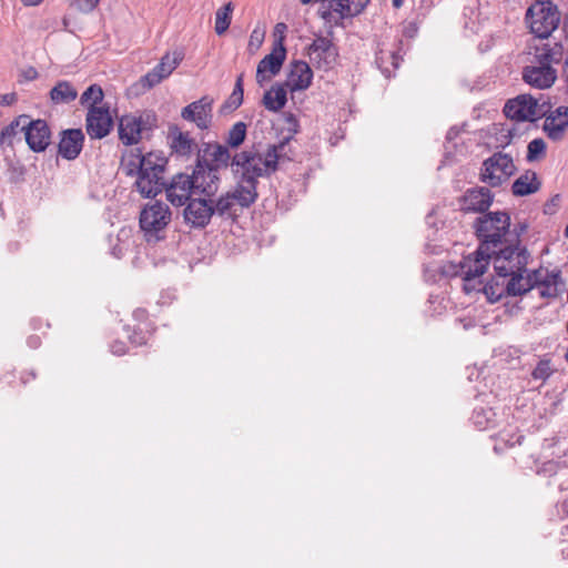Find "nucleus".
Wrapping results in <instances>:
<instances>
[{"label":"nucleus","instance_id":"f257e3e1","mask_svg":"<svg viewBox=\"0 0 568 568\" xmlns=\"http://www.w3.org/2000/svg\"><path fill=\"white\" fill-rule=\"evenodd\" d=\"M475 235L479 240L478 248L464 256L455 274L464 281V291L469 294L476 290V277L484 275L491 256L501 245L511 241L510 215L506 211L485 212L473 223Z\"/></svg>","mask_w":568,"mask_h":568},{"label":"nucleus","instance_id":"f03ea898","mask_svg":"<svg viewBox=\"0 0 568 568\" xmlns=\"http://www.w3.org/2000/svg\"><path fill=\"white\" fill-rule=\"evenodd\" d=\"M562 57L564 47L560 42L536 47L530 63L523 69L524 82L539 90L551 88L557 80V70L554 65L560 63Z\"/></svg>","mask_w":568,"mask_h":568},{"label":"nucleus","instance_id":"7ed1b4c3","mask_svg":"<svg viewBox=\"0 0 568 568\" xmlns=\"http://www.w3.org/2000/svg\"><path fill=\"white\" fill-rule=\"evenodd\" d=\"M292 160L285 151V142L271 144L264 153L255 150H245L236 153L232 159V168L241 175L253 181L258 178L268 176L277 170L281 161Z\"/></svg>","mask_w":568,"mask_h":568},{"label":"nucleus","instance_id":"20e7f679","mask_svg":"<svg viewBox=\"0 0 568 568\" xmlns=\"http://www.w3.org/2000/svg\"><path fill=\"white\" fill-rule=\"evenodd\" d=\"M560 20V11L551 0H535L525 13L530 33L539 39H548L559 27Z\"/></svg>","mask_w":568,"mask_h":568},{"label":"nucleus","instance_id":"39448f33","mask_svg":"<svg viewBox=\"0 0 568 568\" xmlns=\"http://www.w3.org/2000/svg\"><path fill=\"white\" fill-rule=\"evenodd\" d=\"M135 168L139 169L135 186L142 196L154 197L163 191L165 186L164 162L161 158L148 153L136 162Z\"/></svg>","mask_w":568,"mask_h":568},{"label":"nucleus","instance_id":"423d86ee","mask_svg":"<svg viewBox=\"0 0 568 568\" xmlns=\"http://www.w3.org/2000/svg\"><path fill=\"white\" fill-rule=\"evenodd\" d=\"M172 212L161 201L148 203L140 213V227L148 243H158L165 239V230L171 222Z\"/></svg>","mask_w":568,"mask_h":568},{"label":"nucleus","instance_id":"0eeeda50","mask_svg":"<svg viewBox=\"0 0 568 568\" xmlns=\"http://www.w3.org/2000/svg\"><path fill=\"white\" fill-rule=\"evenodd\" d=\"M491 258H494L496 274L507 278L511 273L527 271L529 253L525 247H520V240L516 234L511 241L497 248Z\"/></svg>","mask_w":568,"mask_h":568},{"label":"nucleus","instance_id":"6e6552de","mask_svg":"<svg viewBox=\"0 0 568 568\" xmlns=\"http://www.w3.org/2000/svg\"><path fill=\"white\" fill-rule=\"evenodd\" d=\"M516 172L511 155L496 152L483 163L480 180L491 187L500 186Z\"/></svg>","mask_w":568,"mask_h":568},{"label":"nucleus","instance_id":"1a4fd4ad","mask_svg":"<svg viewBox=\"0 0 568 568\" xmlns=\"http://www.w3.org/2000/svg\"><path fill=\"white\" fill-rule=\"evenodd\" d=\"M548 109H550L548 103H539V101L530 94H519L506 102L504 113L511 120L532 122L539 116L545 115Z\"/></svg>","mask_w":568,"mask_h":568},{"label":"nucleus","instance_id":"9d476101","mask_svg":"<svg viewBox=\"0 0 568 568\" xmlns=\"http://www.w3.org/2000/svg\"><path fill=\"white\" fill-rule=\"evenodd\" d=\"M156 125V116L144 113L139 116L133 114L122 115L119 120V139L125 145L136 144L144 132L151 131Z\"/></svg>","mask_w":568,"mask_h":568},{"label":"nucleus","instance_id":"9b49d317","mask_svg":"<svg viewBox=\"0 0 568 568\" xmlns=\"http://www.w3.org/2000/svg\"><path fill=\"white\" fill-rule=\"evenodd\" d=\"M232 159L229 148L220 143H205L197 150L195 166L206 170L207 172L220 175L221 170L232 166Z\"/></svg>","mask_w":568,"mask_h":568},{"label":"nucleus","instance_id":"f8f14e48","mask_svg":"<svg viewBox=\"0 0 568 568\" xmlns=\"http://www.w3.org/2000/svg\"><path fill=\"white\" fill-rule=\"evenodd\" d=\"M532 288L539 290L542 298H556L565 291V283L559 270L549 271L540 267L532 271Z\"/></svg>","mask_w":568,"mask_h":568},{"label":"nucleus","instance_id":"ddd939ff","mask_svg":"<svg viewBox=\"0 0 568 568\" xmlns=\"http://www.w3.org/2000/svg\"><path fill=\"white\" fill-rule=\"evenodd\" d=\"M184 220L194 229H204L214 215L213 199L193 197L186 203Z\"/></svg>","mask_w":568,"mask_h":568},{"label":"nucleus","instance_id":"4468645a","mask_svg":"<svg viewBox=\"0 0 568 568\" xmlns=\"http://www.w3.org/2000/svg\"><path fill=\"white\" fill-rule=\"evenodd\" d=\"M308 55L316 68L328 70L335 64L338 50L327 37H316L308 47Z\"/></svg>","mask_w":568,"mask_h":568},{"label":"nucleus","instance_id":"2eb2a0df","mask_svg":"<svg viewBox=\"0 0 568 568\" xmlns=\"http://www.w3.org/2000/svg\"><path fill=\"white\" fill-rule=\"evenodd\" d=\"M193 183L192 174H175L171 182L164 186L168 201L175 206L186 204L194 197Z\"/></svg>","mask_w":568,"mask_h":568},{"label":"nucleus","instance_id":"dca6fc26","mask_svg":"<svg viewBox=\"0 0 568 568\" xmlns=\"http://www.w3.org/2000/svg\"><path fill=\"white\" fill-rule=\"evenodd\" d=\"M494 200L489 189L477 186L468 189L458 200L460 211L464 213L476 212L484 214L488 211Z\"/></svg>","mask_w":568,"mask_h":568},{"label":"nucleus","instance_id":"f3484780","mask_svg":"<svg viewBox=\"0 0 568 568\" xmlns=\"http://www.w3.org/2000/svg\"><path fill=\"white\" fill-rule=\"evenodd\" d=\"M113 128V120L108 108L91 106L87 114V133L91 139L105 138Z\"/></svg>","mask_w":568,"mask_h":568},{"label":"nucleus","instance_id":"a211bd4d","mask_svg":"<svg viewBox=\"0 0 568 568\" xmlns=\"http://www.w3.org/2000/svg\"><path fill=\"white\" fill-rule=\"evenodd\" d=\"M213 99L204 95L182 109L181 116L194 122L201 130L207 129L212 123Z\"/></svg>","mask_w":568,"mask_h":568},{"label":"nucleus","instance_id":"6ab92c4d","mask_svg":"<svg viewBox=\"0 0 568 568\" xmlns=\"http://www.w3.org/2000/svg\"><path fill=\"white\" fill-rule=\"evenodd\" d=\"M24 140L33 152H43L50 144L51 131L44 120H31L28 115Z\"/></svg>","mask_w":568,"mask_h":568},{"label":"nucleus","instance_id":"aec40b11","mask_svg":"<svg viewBox=\"0 0 568 568\" xmlns=\"http://www.w3.org/2000/svg\"><path fill=\"white\" fill-rule=\"evenodd\" d=\"M181 61L182 54L180 52L164 54L160 63L142 77L141 84L146 89L153 88L168 78L178 68Z\"/></svg>","mask_w":568,"mask_h":568},{"label":"nucleus","instance_id":"412c9836","mask_svg":"<svg viewBox=\"0 0 568 568\" xmlns=\"http://www.w3.org/2000/svg\"><path fill=\"white\" fill-rule=\"evenodd\" d=\"M542 130L551 141L558 142L565 138L568 129V106L560 105L554 111L546 112Z\"/></svg>","mask_w":568,"mask_h":568},{"label":"nucleus","instance_id":"4be33fe9","mask_svg":"<svg viewBox=\"0 0 568 568\" xmlns=\"http://www.w3.org/2000/svg\"><path fill=\"white\" fill-rule=\"evenodd\" d=\"M193 189L195 197L213 199L221 183V176L195 166L192 172Z\"/></svg>","mask_w":568,"mask_h":568},{"label":"nucleus","instance_id":"5701e85b","mask_svg":"<svg viewBox=\"0 0 568 568\" xmlns=\"http://www.w3.org/2000/svg\"><path fill=\"white\" fill-rule=\"evenodd\" d=\"M84 134L81 129H67L60 133L58 154L69 161L75 160L82 151Z\"/></svg>","mask_w":568,"mask_h":568},{"label":"nucleus","instance_id":"b1692460","mask_svg":"<svg viewBox=\"0 0 568 568\" xmlns=\"http://www.w3.org/2000/svg\"><path fill=\"white\" fill-rule=\"evenodd\" d=\"M285 57L286 50L283 44L274 48L270 54H266L257 64V83L262 84L264 81H268L272 77L276 75L281 71Z\"/></svg>","mask_w":568,"mask_h":568},{"label":"nucleus","instance_id":"393cba45","mask_svg":"<svg viewBox=\"0 0 568 568\" xmlns=\"http://www.w3.org/2000/svg\"><path fill=\"white\" fill-rule=\"evenodd\" d=\"M313 71L307 62L302 60L293 61L290 65V72L285 85L292 92L306 90L312 84Z\"/></svg>","mask_w":568,"mask_h":568},{"label":"nucleus","instance_id":"a878e982","mask_svg":"<svg viewBox=\"0 0 568 568\" xmlns=\"http://www.w3.org/2000/svg\"><path fill=\"white\" fill-rule=\"evenodd\" d=\"M483 275H479L476 277L474 284L476 285V290H473L471 292H483L487 300L490 303H496L499 300H501L504 296H508V290H507V278L499 277L498 275L496 277H493L489 282L486 284H483V281L480 280Z\"/></svg>","mask_w":568,"mask_h":568},{"label":"nucleus","instance_id":"bb28decb","mask_svg":"<svg viewBox=\"0 0 568 568\" xmlns=\"http://www.w3.org/2000/svg\"><path fill=\"white\" fill-rule=\"evenodd\" d=\"M241 207H250L257 199V181L241 175L236 186L230 191Z\"/></svg>","mask_w":568,"mask_h":568},{"label":"nucleus","instance_id":"cd10ccee","mask_svg":"<svg viewBox=\"0 0 568 568\" xmlns=\"http://www.w3.org/2000/svg\"><path fill=\"white\" fill-rule=\"evenodd\" d=\"M28 115L22 114L16 118L10 124L4 126L0 135V144L3 148H13L17 142H21V134L26 133Z\"/></svg>","mask_w":568,"mask_h":568},{"label":"nucleus","instance_id":"c85d7f7f","mask_svg":"<svg viewBox=\"0 0 568 568\" xmlns=\"http://www.w3.org/2000/svg\"><path fill=\"white\" fill-rule=\"evenodd\" d=\"M171 148L174 153L181 156H190L196 149L197 143L187 132H182L178 126L170 129Z\"/></svg>","mask_w":568,"mask_h":568},{"label":"nucleus","instance_id":"c756f323","mask_svg":"<svg viewBox=\"0 0 568 568\" xmlns=\"http://www.w3.org/2000/svg\"><path fill=\"white\" fill-rule=\"evenodd\" d=\"M526 271L515 272L507 277L508 296H521L532 290V271L524 274Z\"/></svg>","mask_w":568,"mask_h":568},{"label":"nucleus","instance_id":"7c9ffc66","mask_svg":"<svg viewBox=\"0 0 568 568\" xmlns=\"http://www.w3.org/2000/svg\"><path fill=\"white\" fill-rule=\"evenodd\" d=\"M541 186L536 172L526 171L517 178L511 186L513 193L516 196H526L536 193Z\"/></svg>","mask_w":568,"mask_h":568},{"label":"nucleus","instance_id":"2f4dec72","mask_svg":"<svg viewBox=\"0 0 568 568\" xmlns=\"http://www.w3.org/2000/svg\"><path fill=\"white\" fill-rule=\"evenodd\" d=\"M285 84L272 85L270 90L264 93L263 105L272 112L282 110L287 102V92Z\"/></svg>","mask_w":568,"mask_h":568},{"label":"nucleus","instance_id":"473e14b6","mask_svg":"<svg viewBox=\"0 0 568 568\" xmlns=\"http://www.w3.org/2000/svg\"><path fill=\"white\" fill-rule=\"evenodd\" d=\"M77 97V90L68 81H59L50 91V99L55 104L70 103Z\"/></svg>","mask_w":568,"mask_h":568},{"label":"nucleus","instance_id":"72a5a7b5","mask_svg":"<svg viewBox=\"0 0 568 568\" xmlns=\"http://www.w3.org/2000/svg\"><path fill=\"white\" fill-rule=\"evenodd\" d=\"M402 58L394 51L381 50L376 55V63L386 78H390L399 67Z\"/></svg>","mask_w":568,"mask_h":568},{"label":"nucleus","instance_id":"f704fd0d","mask_svg":"<svg viewBox=\"0 0 568 568\" xmlns=\"http://www.w3.org/2000/svg\"><path fill=\"white\" fill-rule=\"evenodd\" d=\"M345 4L346 2L344 0H323L318 13L321 18L326 21H332L334 13L338 16V19L352 17L351 14H345Z\"/></svg>","mask_w":568,"mask_h":568},{"label":"nucleus","instance_id":"c9c22d12","mask_svg":"<svg viewBox=\"0 0 568 568\" xmlns=\"http://www.w3.org/2000/svg\"><path fill=\"white\" fill-rule=\"evenodd\" d=\"M243 74H240L236 79L233 92L221 106V112L226 113L236 110L243 102Z\"/></svg>","mask_w":568,"mask_h":568},{"label":"nucleus","instance_id":"e433bc0d","mask_svg":"<svg viewBox=\"0 0 568 568\" xmlns=\"http://www.w3.org/2000/svg\"><path fill=\"white\" fill-rule=\"evenodd\" d=\"M235 205L237 203L230 191L213 200L214 214L219 216L233 215Z\"/></svg>","mask_w":568,"mask_h":568},{"label":"nucleus","instance_id":"4c0bfd02","mask_svg":"<svg viewBox=\"0 0 568 568\" xmlns=\"http://www.w3.org/2000/svg\"><path fill=\"white\" fill-rule=\"evenodd\" d=\"M233 9L232 2H229L216 11L214 26L216 34L221 36L229 29Z\"/></svg>","mask_w":568,"mask_h":568},{"label":"nucleus","instance_id":"58836bf2","mask_svg":"<svg viewBox=\"0 0 568 568\" xmlns=\"http://www.w3.org/2000/svg\"><path fill=\"white\" fill-rule=\"evenodd\" d=\"M246 136V124L244 122H236L229 130L226 136V146L239 148L245 140Z\"/></svg>","mask_w":568,"mask_h":568},{"label":"nucleus","instance_id":"ea45409f","mask_svg":"<svg viewBox=\"0 0 568 568\" xmlns=\"http://www.w3.org/2000/svg\"><path fill=\"white\" fill-rule=\"evenodd\" d=\"M103 99V91L101 87L97 84L90 85L81 95V104H90L91 106H95L97 103L101 102Z\"/></svg>","mask_w":568,"mask_h":568},{"label":"nucleus","instance_id":"a19ab883","mask_svg":"<svg viewBox=\"0 0 568 568\" xmlns=\"http://www.w3.org/2000/svg\"><path fill=\"white\" fill-rule=\"evenodd\" d=\"M546 143L542 139H534L527 146V161L532 162L539 160L546 154Z\"/></svg>","mask_w":568,"mask_h":568},{"label":"nucleus","instance_id":"79ce46f5","mask_svg":"<svg viewBox=\"0 0 568 568\" xmlns=\"http://www.w3.org/2000/svg\"><path fill=\"white\" fill-rule=\"evenodd\" d=\"M284 120V129L287 131L288 135H286L281 142H285V148L287 146L288 142L293 139V136L298 133L300 131V123L297 118L291 113L285 112L283 114Z\"/></svg>","mask_w":568,"mask_h":568},{"label":"nucleus","instance_id":"37998d69","mask_svg":"<svg viewBox=\"0 0 568 568\" xmlns=\"http://www.w3.org/2000/svg\"><path fill=\"white\" fill-rule=\"evenodd\" d=\"M554 373L550 359H541L534 368L531 376L537 381H547Z\"/></svg>","mask_w":568,"mask_h":568},{"label":"nucleus","instance_id":"c03bdc74","mask_svg":"<svg viewBox=\"0 0 568 568\" xmlns=\"http://www.w3.org/2000/svg\"><path fill=\"white\" fill-rule=\"evenodd\" d=\"M346 2V12L345 14H351L355 17L363 12V10L368 4L369 0H344Z\"/></svg>","mask_w":568,"mask_h":568},{"label":"nucleus","instance_id":"a18cd8bd","mask_svg":"<svg viewBox=\"0 0 568 568\" xmlns=\"http://www.w3.org/2000/svg\"><path fill=\"white\" fill-rule=\"evenodd\" d=\"M100 1L101 0H73L72 6L83 13H89L98 7Z\"/></svg>","mask_w":568,"mask_h":568},{"label":"nucleus","instance_id":"49530a36","mask_svg":"<svg viewBox=\"0 0 568 568\" xmlns=\"http://www.w3.org/2000/svg\"><path fill=\"white\" fill-rule=\"evenodd\" d=\"M144 155H134L132 156L128 163L125 164V170L128 175L138 174L139 175V169L135 168L136 162L140 161Z\"/></svg>","mask_w":568,"mask_h":568},{"label":"nucleus","instance_id":"de8ad7c7","mask_svg":"<svg viewBox=\"0 0 568 568\" xmlns=\"http://www.w3.org/2000/svg\"><path fill=\"white\" fill-rule=\"evenodd\" d=\"M263 39H264V33L258 31V30H253L252 33H251V37H250V43H248V47L250 48H253L255 47L256 49L260 48V45L262 44L263 42Z\"/></svg>","mask_w":568,"mask_h":568},{"label":"nucleus","instance_id":"09e8293b","mask_svg":"<svg viewBox=\"0 0 568 568\" xmlns=\"http://www.w3.org/2000/svg\"><path fill=\"white\" fill-rule=\"evenodd\" d=\"M287 30V26L284 22H278L274 27V34L278 37V47L282 44L284 40V33Z\"/></svg>","mask_w":568,"mask_h":568},{"label":"nucleus","instance_id":"8fccbe9b","mask_svg":"<svg viewBox=\"0 0 568 568\" xmlns=\"http://www.w3.org/2000/svg\"><path fill=\"white\" fill-rule=\"evenodd\" d=\"M111 352L114 354V355H123L125 354L126 352V346H125V343L123 342H120V341H115L111 344Z\"/></svg>","mask_w":568,"mask_h":568},{"label":"nucleus","instance_id":"3c124183","mask_svg":"<svg viewBox=\"0 0 568 568\" xmlns=\"http://www.w3.org/2000/svg\"><path fill=\"white\" fill-rule=\"evenodd\" d=\"M526 230H527V225L526 224L516 225L515 229H514V232H511V235L508 239H514V236L516 234H518V239H519L520 234L524 233Z\"/></svg>","mask_w":568,"mask_h":568},{"label":"nucleus","instance_id":"603ef678","mask_svg":"<svg viewBox=\"0 0 568 568\" xmlns=\"http://www.w3.org/2000/svg\"><path fill=\"white\" fill-rule=\"evenodd\" d=\"M24 77L27 80H34L38 77V71L34 68H29L26 70Z\"/></svg>","mask_w":568,"mask_h":568},{"label":"nucleus","instance_id":"864d4df0","mask_svg":"<svg viewBox=\"0 0 568 568\" xmlns=\"http://www.w3.org/2000/svg\"><path fill=\"white\" fill-rule=\"evenodd\" d=\"M14 100V94H3L0 97V104H10Z\"/></svg>","mask_w":568,"mask_h":568},{"label":"nucleus","instance_id":"5fc2aeb1","mask_svg":"<svg viewBox=\"0 0 568 568\" xmlns=\"http://www.w3.org/2000/svg\"><path fill=\"white\" fill-rule=\"evenodd\" d=\"M26 6H37L39 4L42 0H21Z\"/></svg>","mask_w":568,"mask_h":568},{"label":"nucleus","instance_id":"6e6d98bb","mask_svg":"<svg viewBox=\"0 0 568 568\" xmlns=\"http://www.w3.org/2000/svg\"><path fill=\"white\" fill-rule=\"evenodd\" d=\"M402 4H403V0H393V6H394L395 8H400V7H402Z\"/></svg>","mask_w":568,"mask_h":568},{"label":"nucleus","instance_id":"4d7b16f0","mask_svg":"<svg viewBox=\"0 0 568 568\" xmlns=\"http://www.w3.org/2000/svg\"><path fill=\"white\" fill-rule=\"evenodd\" d=\"M29 343H30V345L36 346V345H37V343H38V337H31V338L29 339Z\"/></svg>","mask_w":568,"mask_h":568},{"label":"nucleus","instance_id":"13d9d810","mask_svg":"<svg viewBox=\"0 0 568 568\" xmlns=\"http://www.w3.org/2000/svg\"><path fill=\"white\" fill-rule=\"evenodd\" d=\"M565 236L568 237V223H567V226L565 229Z\"/></svg>","mask_w":568,"mask_h":568},{"label":"nucleus","instance_id":"bf43d9fd","mask_svg":"<svg viewBox=\"0 0 568 568\" xmlns=\"http://www.w3.org/2000/svg\"><path fill=\"white\" fill-rule=\"evenodd\" d=\"M565 359L567 361L568 363V346H567V351H566V354H565Z\"/></svg>","mask_w":568,"mask_h":568}]
</instances>
